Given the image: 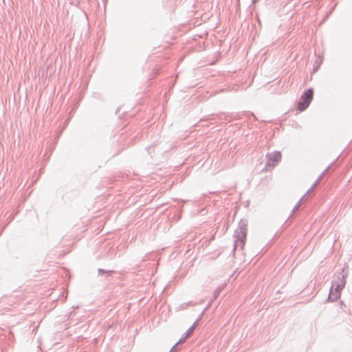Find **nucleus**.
Returning a JSON list of instances; mask_svg holds the SVG:
<instances>
[{"instance_id": "f257e3e1", "label": "nucleus", "mask_w": 352, "mask_h": 352, "mask_svg": "<svg viewBox=\"0 0 352 352\" xmlns=\"http://www.w3.org/2000/svg\"><path fill=\"white\" fill-rule=\"evenodd\" d=\"M346 276L347 273L344 272V268L335 274L328 297L330 301H336L340 297L341 291L345 286Z\"/></svg>"}, {"instance_id": "f03ea898", "label": "nucleus", "mask_w": 352, "mask_h": 352, "mask_svg": "<svg viewBox=\"0 0 352 352\" xmlns=\"http://www.w3.org/2000/svg\"><path fill=\"white\" fill-rule=\"evenodd\" d=\"M247 223L245 221L241 220L239 223L238 228L234 232V250L239 246L241 248L245 245V239L247 234Z\"/></svg>"}, {"instance_id": "7ed1b4c3", "label": "nucleus", "mask_w": 352, "mask_h": 352, "mask_svg": "<svg viewBox=\"0 0 352 352\" xmlns=\"http://www.w3.org/2000/svg\"><path fill=\"white\" fill-rule=\"evenodd\" d=\"M314 96V89L309 88L305 91L300 98V101L298 104V110L300 111H305L311 103Z\"/></svg>"}, {"instance_id": "20e7f679", "label": "nucleus", "mask_w": 352, "mask_h": 352, "mask_svg": "<svg viewBox=\"0 0 352 352\" xmlns=\"http://www.w3.org/2000/svg\"><path fill=\"white\" fill-rule=\"evenodd\" d=\"M266 157L267 161L264 169L265 170H271L280 162L281 153L279 151H274L272 153H267Z\"/></svg>"}, {"instance_id": "39448f33", "label": "nucleus", "mask_w": 352, "mask_h": 352, "mask_svg": "<svg viewBox=\"0 0 352 352\" xmlns=\"http://www.w3.org/2000/svg\"><path fill=\"white\" fill-rule=\"evenodd\" d=\"M197 321H196L186 331V336H185V339L189 336L194 331L195 327L197 326Z\"/></svg>"}, {"instance_id": "423d86ee", "label": "nucleus", "mask_w": 352, "mask_h": 352, "mask_svg": "<svg viewBox=\"0 0 352 352\" xmlns=\"http://www.w3.org/2000/svg\"><path fill=\"white\" fill-rule=\"evenodd\" d=\"M302 199H303V197L301 198L299 201L296 204V205L294 207L293 210H292V213H294L296 212V210H298V208L300 207L302 201Z\"/></svg>"}, {"instance_id": "0eeeda50", "label": "nucleus", "mask_w": 352, "mask_h": 352, "mask_svg": "<svg viewBox=\"0 0 352 352\" xmlns=\"http://www.w3.org/2000/svg\"><path fill=\"white\" fill-rule=\"evenodd\" d=\"M184 340H185V338H181V339H180V340H179V341H178V342H177V343H176V344H175L172 348H171V349H170V351L169 352H173V351L175 350V349L177 347V346L179 344H180V343L183 342Z\"/></svg>"}, {"instance_id": "6e6552de", "label": "nucleus", "mask_w": 352, "mask_h": 352, "mask_svg": "<svg viewBox=\"0 0 352 352\" xmlns=\"http://www.w3.org/2000/svg\"><path fill=\"white\" fill-rule=\"evenodd\" d=\"M221 288L220 287H219L218 288H217L214 292V296H213V299L216 298L219 294H220L221 292Z\"/></svg>"}, {"instance_id": "1a4fd4ad", "label": "nucleus", "mask_w": 352, "mask_h": 352, "mask_svg": "<svg viewBox=\"0 0 352 352\" xmlns=\"http://www.w3.org/2000/svg\"><path fill=\"white\" fill-rule=\"evenodd\" d=\"M211 306V302H210L206 307L204 309V310L201 313V316L204 314V312Z\"/></svg>"}, {"instance_id": "9d476101", "label": "nucleus", "mask_w": 352, "mask_h": 352, "mask_svg": "<svg viewBox=\"0 0 352 352\" xmlns=\"http://www.w3.org/2000/svg\"><path fill=\"white\" fill-rule=\"evenodd\" d=\"M320 181H318L317 179V181L314 184V185L312 186V187L311 188L310 190H312L314 188H315V186L318 184Z\"/></svg>"}, {"instance_id": "9b49d317", "label": "nucleus", "mask_w": 352, "mask_h": 352, "mask_svg": "<svg viewBox=\"0 0 352 352\" xmlns=\"http://www.w3.org/2000/svg\"><path fill=\"white\" fill-rule=\"evenodd\" d=\"M98 272H99L100 274H102V273H104V272H105V271H104V270H102V269H98Z\"/></svg>"}, {"instance_id": "f8f14e48", "label": "nucleus", "mask_w": 352, "mask_h": 352, "mask_svg": "<svg viewBox=\"0 0 352 352\" xmlns=\"http://www.w3.org/2000/svg\"><path fill=\"white\" fill-rule=\"evenodd\" d=\"M328 170H329V167H327V168L323 171V173H324V174H326V173H327Z\"/></svg>"}, {"instance_id": "ddd939ff", "label": "nucleus", "mask_w": 352, "mask_h": 352, "mask_svg": "<svg viewBox=\"0 0 352 352\" xmlns=\"http://www.w3.org/2000/svg\"><path fill=\"white\" fill-rule=\"evenodd\" d=\"M258 0H252V2L253 4L256 3V2H258Z\"/></svg>"}, {"instance_id": "4468645a", "label": "nucleus", "mask_w": 352, "mask_h": 352, "mask_svg": "<svg viewBox=\"0 0 352 352\" xmlns=\"http://www.w3.org/2000/svg\"><path fill=\"white\" fill-rule=\"evenodd\" d=\"M323 177V176H322L321 175H320V176L318 177V180L320 181L322 178Z\"/></svg>"}, {"instance_id": "2eb2a0df", "label": "nucleus", "mask_w": 352, "mask_h": 352, "mask_svg": "<svg viewBox=\"0 0 352 352\" xmlns=\"http://www.w3.org/2000/svg\"><path fill=\"white\" fill-rule=\"evenodd\" d=\"M320 175H321L322 176H324L325 174L322 172Z\"/></svg>"}]
</instances>
